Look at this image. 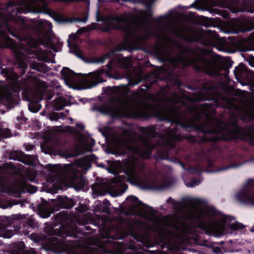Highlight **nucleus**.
Wrapping results in <instances>:
<instances>
[{"label": "nucleus", "instance_id": "f257e3e1", "mask_svg": "<svg viewBox=\"0 0 254 254\" xmlns=\"http://www.w3.org/2000/svg\"><path fill=\"white\" fill-rule=\"evenodd\" d=\"M153 2L154 0H145L143 3L148 9L140 10L135 15L126 13L120 16L109 17V29H121L127 34L124 42L117 47L116 51L139 49L146 40L154 36L160 42L158 46L161 50L157 54L159 60L161 62H167L168 65L172 66V70L180 64L184 66L193 64L198 70H204L211 75H218L222 66L217 62L207 60L205 57V51L184 48L165 33L168 32L188 42L197 41L204 45L216 47L219 42L216 32L208 30L199 31L196 34H188L182 28L174 27L173 17L167 14L156 20L157 29L160 31L154 33L153 28L147 22V19L152 15L149 8Z\"/></svg>", "mask_w": 254, "mask_h": 254}, {"label": "nucleus", "instance_id": "f03ea898", "mask_svg": "<svg viewBox=\"0 0 254 254\" xmlns=\"http://www.w3.org/2000/svg\"><path fill=\"white\" fill-rule=\"evenodd\" d=\"M202 200L191 198V207L181 216L164 218L160 220L155 216V210L144 205L133 195V213L152 223V229L158 234L157 242L175 246L181 241V235L177 231L184 233H190L195 227L209 230L218 235L230 234L237 235L244 232L245 226L231 216L225 215L217 210L199 206Z\"/></svg>", "mask_w": 254, "mask_h": 254}, {"label": "nucleus", "instance_id": "7ed1b4c3", "mask_svg": "<svg viewBox=\"0 0 254 254\" xmlns=\"http://www.w3.org/2000/svg\"><path fill=\"white\" fill-rule=\"evenodd\" d=\"M140 131L142 135L137 138L132 130L119 128L118 133L112 135L113 144L108 153L128 156L124 163V173L130 184L142 189L162 190L167 188L168 184L158 178H150L137 156L149 158L152 148L157 145L170 144V140L175 139L176 135L169 130L165 138L162 135L157 137L153 126L141 127Z\"/></svg>", "mask_w": 254, "mask_h": 254}, {"label": "nucleus", "instance_id": "20e7f679", "mask_svg": "<svg viewBox=\"0 0 254 254\" xmlns=\"http://www.w3.org/2000/svg\"><path fill=\"white\" fill-rule=\"evenodd\" d=\"M188 110L194 115L195 120L200 122L204 118V123L199 125L198 129L205 140H229L240 134L241 128L237 125L226 127L220 121L211 116L213 109L209 103H193Z\"/></svg>", "mask_w": 254, "mask_h": 254}, {"label": "nucleus", "instance_id": "39448f33", "mask_svg": "<svg viewBox=\"0 0 254 254\" xmlns=\"http://www.w3.org/2000/svg\"><path fill=\"white\" fill-rule=\"evenodd\" d=\"M26 170L21 164L15 165L12 162H9L0 166V188L1 191L6 192L9 195H15L22 192H27L34 193L37 190L36 187L29 186L24 181H13L9 177V175L18 174L21 177L23 173ZM20 204L21 206L24 205L23 202L19 201H7L3 203H0V208L6 209L13 205Z\"/></svg>", "mask_w": 254, "mask_h": 254}, {"label": "nucleus", "instance_id": "423d86ee", "mask_svg": "<svg viewBox=\"0 0 254 254\" xmlns=\"http://www.w3.org/2000/svg\"><path fill=\"white\" fill-rule=\"evenodd\" d=\"M94 155H88L77 160L74 164H66L64 166L51 165L47 166L49 176L58 180L69 181L76 190L84 187L85 180L81 174V169L87 170L91 167V161Z\"/></svg>", "mask_w": 254, "mask_h": 254}, {"label": "nucleus", "instance_id": "0eeeda50", "mask_svg": "<svg viewBox=\"0 0 254 254\" xmlns=\"http://www.w3.org/2000/svg\"><path fill=\"white\" fill-rule=\"evenodd\" d=\"M144 91L140 90L133 93L132 97L129 98L125 97L120 99L118 106L116 108L109 107L107 111L103 112L102 109L100 111L104 114H109L115 117H141L144 116L143 106L141 103Z\"/></svg>", "mask_w": 254, "mask_h": 254}, {"label": "nucleus", "instance_id": "6e6552de", "mask_svg": "<svg viewBox=\"0 0 254 254\" xmlns=\"http://www.w3.org/2000/svg\"><path fill=\"white\" fill-rule=\"evenodd\" d=\"M61 73L65 84L69 88L73 89H76L77 85L82 81L93 82L90 87L95 86L98 83L104 81L102 79V75L104 73L116 80L122 79L124 77V75L118 73L112 76L108 71L106 72L104 70L101 69L91 73L90 76L86 77L84 80H82L79 74L75 73L67 67L63 68L61 71Z\"/></svg>", "mask_w": 254, "mask_h": 254}, {"label": "nucleus", "instance_id": "1a4fd4ad", "mask_svg": "<svg viewBox=\"0 0 254 254\" xmlns=\"http://www.w3.org/2000/svg\"><path fill=\"white\" fill-rule=\"evenodd\" d=\"M47 235L48 236H46L41 234H32L29 238L35 243L46 245L48 247V250H51L56 254H61L67 250L64 242L58 239L57 236L52 235V232L48 233Z\"/></svg>", "mask_w": 254, "mask_h": 254}, {"label": "nucleus", "instance_id": "9d476101", "mask_svg": "<svg viewBox=\"0 0 254 254\" xmlns=\"http://www.w3.org/2000/svg\"><path fill=\"white\" fill-rule=\"evenodd\" d=\"M233 98L234 101H241L242 110L239 112V116L245 121H249L254 117V102L249 101V93L244 91L238 92Z\"/></svg>", "mask_w": 254, "mask_h": 254}, {"label": "nucleus", "instance_id": "9b49d317", "mask_svg": "<svg viewBox=\"0 0 254 254\" xmlns=\"http://www.w3.org/2000/svg\"><path fill=\"white\" fill-rule=\"evenodd\" d=\"M235 198L243 204L254 206V180H248L243 188L236 192Z\"/></svg>", "mask_w": 254, "mask_h": 254}, {"label": "nucleus", "instance_id": "f8f14e48", "mask_svg": "<svg viewBox=\"0 0 254 254\" xmlns=\"http://www.w3.org/2000/svg\"><path fill=\"white\" fill-rule=\"evenodd\" d=\"M95 28V24H93L89 28L85 27L81 28L77 30L75 34L70 35L68 40V45L70 49L69 52L73 53L77 57L83 60L82 57V53L77 45L74 43V41L78 40V36L80 34H83L89 30L93 29Z\"/></svg>", "mask_w": 254, "mask_h": 254}, {"label": "nucleus", "instance_id": "ddd939ff", "mask_svg": "<svg viewBox=\"0 0 254 254\" xmlns=\"http://www.w3.org/2000/svg\"><path fill=\"white\" fill-rule=\"evenodd\" d=\"M25 244L23 242H20L14 245L10 253L3 251L2 247L0 246V254H41L36 253L34 249H31L29 251H25Z\"/></svg>", "mask_w": 254, "mask_h": 254}, {"label": "nucleus", "instance_id": "4468645a", "mask_svg": "<svg viewBox=\"0 0 254 254\" xmlns=\"http://www.w3.org/2000/svg\"><path fill=\"white\" fill-rule=\"evenodd\" d=\"M9 219L5 216H0V236L10 238L14 234L11 226L7 225Z\"/></svg>", "mask_w": 254, "mask_h": 254}, {"label": "nucleus", "instance_id": "2eb2a0df", "mask_svg": "<svg viewBox=\"0 0 254 254\" xmlns=\"http://www.w3.org/2000/svg\"><path fill=\"white\" fill-rule=\"evenodd\" d=\"M168 102L171 107L169 111V113L165 115V117L166 118H170L172 116H173L176 118L178 114V108L184 106V103L180 99H176L175 97L172 99H168Z\"/></svg>", "mask_w": 254, "mask_h": 254}, {"label": "nucleus", "instance_id": "dca6fc26", "mask_svg": "<svg viewBox=\"0 0 254 254\" xmlns=\"http://www.w3.org/2000/svg\"><path fill=\"white\" fill-rule=\"evenodd\" d=\"M79 144L78 149L79 153H83L86 152H90L92 150V146L95 144V141L92 138H86L83 139V136L79 134Z\"/></svg>", "mask_w": 254, "mask_h": 254}, {"label": "nucleus", "instance_id": "f3484780", "mask_svg": "<svg viewBox=\"0 0 254 254\" xmlns=\"http://www.w3.org/2000/svg\"><path fill=\"white\" fill-rule=\"evenodd\" d=\"M66 254H96L95 246L91 245L84 247H74L69 250Z\"/></svg>", "mask_w": 254, "mask_h": 254}, {"label": "nucleus", "instance_id": "a211bd4d", "mask_svg": "<svg viewBox=\"0 0 254 254\" xmlns=\"http://www.w3.org/2000/svg\"><path fill=\"white\" fill-rule=\"evenodd\" d=\"M234 73L238 81L240 79L250 80V75L251 72L248 70L245 65L242 64L236 66L234 70Z\"/></svg>", "mask_w": 254, "mask_h": 254}, {"label": "nucleus", "instance_id": "6ab92c4d", "mask_svg": "<svg viewBox=\"0 0 254 254\" xmlns=\"http://www.w3.org/2000/svg\"><path fill=\"white\" fill-rule=\"evenodd\" d=\"M69 102L68 97H58L54 99L53 102V107L54 110H60L64 107L68 105Z\"/></svg>", "mask_w": 254, "mask_h": 254}, {"label": "nucleus", "instance_id": "aec40b11", "mask_svg": "<svg viewBox=\"0 0 254 254\" xmlns=\"http://www.w3.org/2000/svg\"><path fill=\"white\" fill-rule=\"evenodd\" d=\"M52 201L57 207L69 208L73 206L72 201H70L66 196H59L56 200L53 199Z\"/></svg>", "mask_w": 254, "mask_h": 254}, {"label": "nucleus", "instance_id": "412c9836", "mask_svg": "<svg viewBox=\"0 0 254 254\" xmlns=\"http://www.w3.org/2000/svg\"><path fill=\"white\" fill-rule=\"evenodd\" d=\"M121 175H120L119 177H121ZM123 181L122 178H119L118 180V183L116 185V187H121L122 188L121 190H115L114 191L111 193V195L114 197H117L122 195L127 190V185L121 183Z\"/></svg>", "mask_w": 254, "mask_h": 254}, {"label": "nucleus", "instance_id": "4be33fe9", "mask_svg": "<svg viewBox=\"0 0 254 254\" xmlns=\"http://www.w3.org/2000/svg\"><path fill=\"white\" fill-rule=\"evenodd\" d=\"M126 88V87H110V91L114 95L117 96L119 98L124 96L125 94V90Z\"/></svg>", "mask_w": 254, "mask_h": 254}, {"label": "nucleus", "instance_id": "5701e85b", "mask_svg": "<svg viewBox=\"0 0 254 254\" xmlns=\"http://www.w3.org/2000/svg\"><path fill=\"white\" fill-rule=\"evenodd\" d=\"M111 54V53L106 54L104 56L101 57H95L91 59H90L88 61L84 60L85 62L87 63H92V64H102L103 63L105 60L109 58L110 55Z\"/></svg>", "mask_w": 254, "mask_h": 254}, {"label": "nucleus", "instance_id": "b1692460", "mask_svg": "<svg viewBox=\"0 0 254 254\" xmlns=\"http://www.w3.org/2000/svg\"><path fill=\"white\" fill-rule=\"evenodd\" d=\"M247 1L244 0V3L241 6L238 4L237 6L236 11H247L250 13H253L254 11V6L250 7L247 5Z\"/></svg>", "mask_w": 254, "mask_h": 254}, {"label": "nucleus", "instance_id": "393cba45", "mask_svg": "<svg viewBox=\"0 0 254 254\" xmlns=\"http://www.w3.org/2000/svg\"><path fill=\"white\" fill-rule=\"evenodd\" d=\"M118 64L122 68H128L132 65L130 59L127 57L119 59Z\"/></svg>", "mask_w": 254, "mask_h": 254}, {"label": "nucleus", "instance_id": "a878e982", "mask_svg": "<svg viewBox=\"0 0 254 254\" xmlns=\"http://www.w3.org/2000/svg\"><path fill=\"white\" fill-rule=\"evenodd\" d=\"M182 178L184 180V183L186 186L189 188H193L199 185L200 183V181L199 180H197L194 179H192L190 181H187L186 179V177L184 175H182Z\"/></svg>", "mask_w": 254, "mask_h": 254}, {"label": "nucleus", "instance_id": "bb28decb", "mask_svg": "<svg viewBox=\"0 0 254 254\" xmlns=\"http://www.w3.org/2000/svg\"><path fill=\"white\" fill-rule=\"evenodd\" d=\"M128 84L129 86H134L139 83L141 81V78L139 75H136L134 77L127 76Z\"/></svg>", "mask_w": 254, "mask_h": 254}, {"label": "nucleus", "instance_id": "cd10ccee", "mask_svg": "<svg viewBox=\"0 0 254 254\" xmlns=\"http://www.w3.org/2000/svg\"><path fill=\"white\" fill-rule=\"evenodd\" d=\"M131 231L130 228L128 227L127 229H123L122 226H120V227L118 228L117 232L121 233V236H116V239H122L126 235H128Z\"/></svg>", "mask_w": 254, "mask_h": 254}, {"label": "nucleus", "instance_id": "c85d7f7f", "mask_svg": "<svg viewBox=\"0 0 254 254\" xmlns=\"http://www.w3.org/2000/svg\"><path fill=\"white\" fill-rule=\"evenodd\" d=\"M11 136V133L9 129L2 128L0 127V141L4 138H8Z\"/></svg>", "mask_w": 254, "mask_h": 254}, {"label": "nucleus", "instance_id": "c756f323", "mask_svg": "<svg viewBox=\"0 0 254 254\" xmlns=\"http://www.w3.org/2000/svg\"><path fill=\"white\" fill-rule=\"evenodd\" d=\"M44 94L42 92L40 91L35 93L34 95L32 102L34 103H38L43 99Z\"/></svg>", "mask_w": 254, "mask_h": 254}, {"label": "nucleus", "instance_id": "7c9ffc66", "mask_svg": "<svg viewBox=\"0 0 254 254\" xmlns=\"http://www.w3.org/2000/svg\"><path fill=\"white\" fill-rule=\"evenodd\" d=\"M52 211L51 210L47 209H40L39 210V215L41 217L46 218L49 217Z\"/></svg>", "mask_w": 254, "mask_h": 254}, {"label": "nucleus", "instance_id": "2f4dec72", "mask_svg": "<svg viewBox=\"0 0 254 254\" xmlns=\"http://www.w3.org/2000/svg\"><path fill=\"white\" fill-rule=\"evenodd\" d=\"M239 244L242 245H245L243 248L244 254H249L251 252V249L250 247H251L252 244L250 242L246 241L245 243L239 242Z\"/></svg>", "mask_w": 254, "mask_h": 254}, {"label": "nucleus", "instance_id": "473e14b6", "mask_svg": "<svg viewBox=\"0 0 254 254\" xmlns=\"http://www.w3.org/2000/svg\"><path fill=\"white\" fill-rule=\"evenodd\" d=\"M182 167L185 170V173L195 174V173L199 172L200 171L199 168H194L192 167H190L189 168H186L182 163H180Z\"/></svg>", "mask_w": 254, "mask_h": 254}, {"label": "nucleus", "instance_id": "72a5a7b5", "mask_svg": "<svg viewBox=\"0 0 254 254\" xmlns=\"http://www.w3.org/2000/svg\"><path fill=\"white\" fill-rule=\"evenodd\" d=\"M247 43L251 46L250 50L254 51V31L248 38Z\"/></svg>", "mask_w": 254, "mask_h": 254}, {"label": "nucleus", "instance_id": "f704fd0d", "mask_svg": "<svg viewBox=\"0 0 254 254\" xmlns=\"http://www.w3.org/2000/svg\"><path fill=\"white\" fill-rule=\"evenodd\" d=\"M27 215H22L20 214H14L11 216V219L12 220H21L26 219Z\"/></svg>", "mask_w": 254, "mask_h": 254}, {"label": "nucleus", "instance_id": "c9c22d12", "mask_svg": "<svg viewBox=\"0 0 254 254\" xmlns=\"http://www.w3.org/2000/svg\"><path fill=\"white\" fill-rule=\"evenodd\" d=\"M247 139L249 142L254 145V134L250 133L247 135Z\"/></svg>", "mask_w": 254, "mask_h": 254}, {"label": "nucleus", "instance_id": "e433bc0d", "mask_svg": "<svg viewBox=\"0 0 254 254\" xmlns=\"http://www.w3.org/2000/svg\"><path fill=\"white\" fill-rule=\"evenodd\" d=\"M87 209V207L85 205L80 204L77 208V210L80 212H84Z\"/></svg>", "mask_w": 254, "mask_h": 254}, {"label": "nucleus", "instance_id": "4c0bfd02", "mask_svg": "<svg viewBox=\"0 0 254 254\" xmlns=\"http://www.w3.org/2000/svg\"><path fill=\"white\" fill-rule=\"evenodd\" d=\"M239 165H229L226 167H222L220 169H219L218 170H217L216 171L217 172H219V171H224V170H227L228 169H230V168H237L238 167H239Z\"/></svg>", "mask_w": 254, "mask_h": 254}, {"label": "nucleus", "instance_id": "58836bf2", "mask_svg": "<svg viewBox=\"0 0 254 254\" xmlns=\"http://www.w3.org/2000/svg\"><path fill=\"white\" fill-rule=\"evenodd\" d=\"M166 202L170 204L172 207L174 206L176 204V201L171 197H169L166 200Z\"/></svg>", "mask_w": 254, "mask_h": 254}, {"label": "nucleus", "instance_id": "ea45409f", "mask_svg": "<svg viewBox=\"0 0 254 254\" xmlns=\"http://www.w3.org/2000/svg\"><path fill=\"white\" fill-rule=\"evenodd\" d=\"M40 109H41V106H38V107H37L36 108V109H33L32 105L31 106L29 107V110L31 112H33V113L37 112L38 111H39L40 110Z\"/></svg>", "mask_w": 254, "mask_h": 254}, {"label": "nucleus", "instance_id": "a19ab883", "mask_svg": "<svg viewBox=\"0 0 254 254\" xmlns=\"http://www.w3.org/2000/svg\"><path fill=\"white\" fill-rule=\"evenodd\" d=\"M248 62L250 65L254 67V56L250 58Z\"/></svg>", "mask_w": 254, "mask_h": 254}, {"label": "nucleus", "instance_id": "79ce46f5", "mask_svg": "<svg viewBox=\"0 0 254 254\" xmlns=\"http://www.w3.org/2000/svg\"><path fill=\"white\" fill-rule=\"evenodd\" d=\"M46 147V145L45 144H43L41 148V150H42V151L43 152H44L45 154H49L50 153V150H46L45 149V148Z\"/></svg>", "mask_w": 254, "mask_h": 254}, {"label": "nucleus", "instance_id": "37998d69", "mask_svg": "<svg viewBox=\"0 0 254 254\" xmlns=\"http://www.w3.org/2000/svg\"><path fill=\"white\" fill-rule=\"evenodd\" d=\"M62 115V113H59V114H57L56 117H50V119L51 120H56L57 119L61 118V116Z\"/></svg>", "mask_w": 254, "mask_h": 254}, {"label": "nucleus", "instance_id": "c03bdc74", "mask_svg": "<svg viewBox=\"0 0 254 254\" xmlns=\"http://www.w3.org/2000/svg\"><path fill=\"white\" fill-rule=\"evenodd\" d=\"M76 126L78 128H79L81 130H82L84 128V126L82 123H77L76 124Z\"/></svg>", "mask_w": 254, "mask_h": 254}, {"label": "nucleus", "instance_id": "a18cd8bd", "mask_svg": "<svg viewBox=\"0 0 254 254\" xmlns=\"http://www.w3.org/2000/svg\"><path fill=\"white\" fill-rule=\"evenodd\" d=\"M225 101L226 103H227L229 104H234V105H236V104L235 103V102L230 100L229 98L225 99Z\"/></svg>", "mask_w": 254, "mask_h": 254}, {"label": "nucleus", "instance_id": "49530a36", "mask_svg": "<svg viewBox=\"0 0 254 254\" xmlns=\"http://www.w3.org/2000/svg\"><path fill=\"white\" fill-rule=\"evenodd\" d=\"M205 99V97L202 96H199L197 97L196 98L194 99L195 100H204Z\"/></svg>", "mask_w": 254, "mask_h": 254}, {"label": "nucleus", "instance_id": "de8ad7c7", "mask_svg": "<svg viewBox=\"0 0 254 254\" xmlns=\"http://www.w3.org/2000/svg\"><path fill=\"white\" fill-rule=\"evenodd\" d=\"M211 89V87H203V92L204 91H206V92H209V90Z\"/></svg>", "mask_w": 254, "mask_h": 254}, {"label": "nucleus", "instance_id": "09e8293b", "mask_svg": "<svg viewBox=\"0 0 254 254\" xmlns=\"http://www.w3.org/2000/svg\"><path fill=\"white\" fill-rule=\"evenodd\" d=\"M119 254H128V252L127 251V250H125L124 252H122V251H120L119 252Z\"/></svg>", "mask_w": 254, "mask_h": 254}, {"label": "nucleus", "instance_id": "8fccbe9b", "mask_svg": "<svg viewBox=\"0 0 254 254\" xmlns=\"http://www.w3.org/2000/svg\"><path fill=\"white\" fill-rule=\"evenodd\" d=\"M121 163L120 162L118 161L116 163L112 165V166H121Z\"/></svg>", "mask_w": 254, "mask_h": 254}, {"label": "nucleus", "instance_id": "3c124183", "mask_svg": "<svg viewBox=\"0 0 254 254\" xmlns=\"http://www.w3.org/2000/svg\"><path fill=\"white\" fill-rule=\"evenodd\" d=\"M4 98V95L2 91L0 90V100H2Z\"/></svg>", "mask_w": 254, "mask_h": 254}, {"label": "nucleus", "instance_id": "603ef678", "mask_svg": "<svg viewBox=\"0 0 254 254\" xmlns=\"http://www.w3.org/2000/svg\"><path fill=\"white\" fill-rule=\"evenodd\" d=\"M87 19V18L85 17V18H84V19L81 20H79V21L85 23V22H86Z\"/></svg>", "mask_w": 254, "mask_h": 254}, {"label": "nucleus", "instance_id": "864d4df0", "mask_svg": "<svg viewBox=\"0 0 254 254\" xmlns=\"http://www.w3.org/2000/svg\"><path fill=\"white\" fill-rule=\"evenodd\" d=\"M104 136H105V137H106V139H107V138L108 137H109L110 136V134H103Z\"/></svg>", "mask_w": 254, "mask_h": 254}, {"label": "nucleus", "instance_id": "5fc2aeb1", "mask_svg": "<svg viewBox=\"0 0 254 254\" xmlns=\"http://www.w3.org/2000/svg\"><path fill=\"white\" fill-rule=\"evenodd\" d=\"M28 164L30 165H34V162H30V163H28Z\"/></svg>", "mask_w": 254, "mask_h": 254}, {"label": "nucleus", "instance_id": "6e6d98bb", "mask_svg": "<svg viewBox=\"0 0 254 254\" xmlns=\"http://www.w3.org/2000/svg\"><path fill=\"white\" fill-rule=\"evenodd\" d=\"M87 223V221H85V222H81V223H80V224H82V225H84L85 224V223Z\"/></svg>", "mask_w": 254, "mask_h": 254}, {"label": "nucleus", "instance_id": "4d7b16f0", "mask_svg": "<svg viewBox=\"0 0 254 254\" xmlns=\"http://www.w3.org/2000/svg\"><path fill=\"white\" fill-rule=\"evenodd\" d=\"M163 69H164V70H169V69H168L167 68V67H166V66L164 67ZM168 72H170V71H168Z\"/></svg>", "mask_w": 254, "mask_h": 254}, {"label": "nucleus", "instance_id": "13d9d810", "mask_svg": "<svg viewBox=\"0 0 254 254\" xmlns=\"http://www.w3.org/2000/svg\"><path fill=\"white\" fill-rule=\"evenodd\" d=\"M218 49L219 51H223V50L222 48H218Z\"/></svg>", "mask_w": 254, "mask_h": 254}, {"label": "nucleus", "instance_id": "bf43d9fd", "mask_svg": "<svg viewBox=\"0 0 254 254\" xmlns=\"http://www.w3.org/2000/svg\"><path fill=\"white\" fill-rule=\"evenodd\" d=\"M99 166H100V167H103V166H104V165H102V164H100V165H99Z\"/></svg>", "mask_w": 254, "mask_h": 254}, {"label": "nucleus", "instance_id": "052dcab7", "mask_svg": "<svg viewBox=\"0 0 254 254\" xmlns=\"http://www.w3.org/2000/svg\"><path fill=\"white\" fill-rule=\"evenodd\" d=\"M4 71V69H3L1 71V73L2 74V72Z\"/></svg>", "mask_w": 254, "mask_h": 254}, {"label": "nucleus", "instance_id": "680f3d73", "mask_svg": "<svg viewBox=\"0 0 254 254\" xmlns=\"http://www.w3.org/2000/svg\"><path fill=\"white\" fill-rule=\"evenodd\" d=\"M5 76H8L7 74V73H5Z\"/></svg>", "mask_w": 254, "mask_h": 254}]
</instances>
